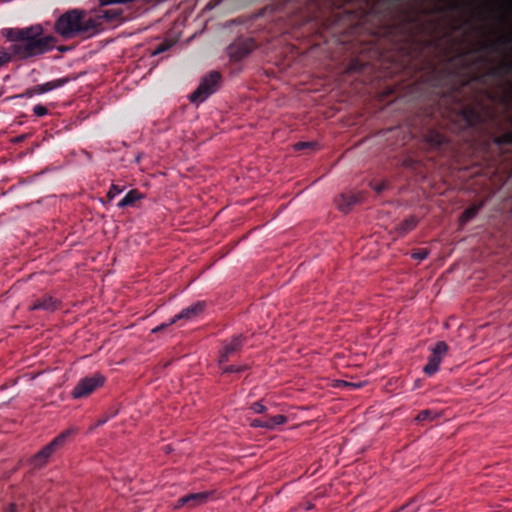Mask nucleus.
Segmentation results:
<instances>
[{
	"instance_id": "obj_1",
	"label": "nucleus",
	"mask_w": 512,
	"mask_h": 512,
	"mask_svg": "<svg viewBox=\"0 0 512 512\" xmlns=\"http://www.w3.org/2000/svg\"><path fill=\"white\" fill-rule=\"evenodd\" d=\"M443 58L448 63L439 71L443 79L439 84L449 85V98L451 99V113L463 122V125L470 128H476L484 122V116L480 109V103H468L464 98V93L469 91L472 82L482 77V75H469L474 71L485 68L489 62V56L480 49H471L458 52L454 57L448 52L442 51Z\"/></svg>"
},
{
	"instance_id": "obj_2",
	"label": "nucleus",
	"mask_w": 512,
	"mask_h": 512,
	"mask_svg": "<svg viewBox=\"0 0 512 512\" xmlns=\"http://www.w3.org/2000/svg\"><path fill=\"white\" fill-rule=\"evenodd\" d=\"M126 20L121 9H69L54 24V32H101L116 29Z\"/></svg>"
},
{
	"instance_id": "obj_3",
	"label": "nucleus",
	"mask_w": 512,
	"mask_h": 512,
	"mask_svg": "<svg viewBox=\"0 0 512 512\" xmlns=\"http://www.w3.org/2000/svg\"><path fill=\"white\" fill-rule=\"evenodd\" d=\"M9 45L0 49V67L11 60H25L52 50L57 39L51 34H7Z\"/></svg>"
},
{
	"instance_id": "obj_4",
	"label": "nucleus",
	"mask_w": 512,
	"mask_h": 512,
	"mask_svg": "<svg viewBox=\"0 0 512 512\" xmlns=\"http://www.w3.org/2000/svg\"><path fill=\"white\" fill-rule=\"evenodd\" d=\"M222 75L219 71L213 70L205 74L194 92L189 96V100L198 105L206 101L212 94L220 88Z\"/></svg>"
},
{
	"instance_id": "obj_5",
	"label": "nucleus",
	"mask_w": 512,
	"mask_h": 512,
	"mask_svg": "<svg viewBox=\"0 0 512 512\" xmlns=\"http://www.w3.org/2000/svg\"><path fill=\"white\" fill-rule=\"evenodd\" d=\"M75 433L74 429H67L55 437L49 444L43 447L33 458V465L40 467L61 447L64 446L67 439Z\"/></svg>"
},
{
	"instance_id": "obj_6",
	"label": "nucleus",
	"mask_w": 512,
	"mask_h": 512,
	"mask_svg": "<svg viewBox=\"0 0 512 512\" xmlns=\"http://www.w3.org/2000/svg\"><path fill=\"white\" fill-rule=\"evenodd\" d=\"M256 47L257 44L253 38L241 35L227 47V54L231 61L239 62L254 51Z\"/></svg>"
},
{
	"instance_id": "obj_7",
	"label": "nucleus",
	"mask_w": 512,
	"mask_h": 512,
	"mask_svg": "<svg viewBox=\"0 0 512 512\" xmlns=\"http://www.w3.org/2000/svg\"><path fill=\"white\" fill-rule=\"evenodd\" d=\"M104 382L105 377L98 373L92 376L84 377L74 387L72 396L75 399L86 397L94 392L97 388L101 387Z\"/></svg>"
},
{
	"instance_id": "obj_8",
	"label": "nucleus",
	"mask_w": 512,
	"mask_h": 512,
	"mask_svg": "<svg viewBox=\"0 0 512 512\" xmlns=\"http://www.w3.org/2000/svg\"><path fill=\"white\" fill-rule=\"evenodd\" d=\"M205 303L204 302H196L184 309H182L178 314L170 319L168 323H162L155 328L152 329V333H158L165 330L170 325L178 322L179 320H192L196 318L202 311L204 310Z\"/></svg>"
},
{
	"instance_id": "obj_9",
	"label": "nucleus",
	"mask_w": 512,
	"mask_h": 512,
	"mask_svg": "<svg viewBox=\"0 0 512 512\" xmlns=\"http://www.w3.org/2000/svg\"><path fill=\"white\" fill-rule=\"evenodd\" d=\"M448 345L444 341H438L431 349V354L428 357V362L424 366L423 371L426 375L432 376L438 370L439 366L448 352Z\"/></svg>"
},
{
	"instance_id": "obj_10",
	"label": "nucleus",
	"mask_w": 512,
	"mask_h": 512,
	"mask_svg": "<svg viewBox=\"0 0 512 512\" xmlns=\"http://www.w3.org/2000/svg\"><path fill=\"white\" fill-rule=\"evenodd\" d=\"M244 340L245 338L242 335H235L229 342L224 343L220 351L219 362L221 364L227 362L230 357L237 354L241 350Z\"/></svg>"
},
{
	"instance_id": "obj_11",
	"label": "nucleus",
	"mask_w": 512,
	"mask_h": 512,
	"mask_svg": "<svg viewBox=\"0 0 512 512\" xmlns=\"http://www.w3.org/2000/svg\"><path fill=\"white\" fill-rule=\"evenodd\" d=\"M211 496L210 492L190 493L178 499L177 507L188 506L194 508L207 502Z\"/></svg>"
},
{
	"instance_id": "obj_12",
	"label": "nucleus",
	"mask_w": 512,
	"mask_h": 512,
	"mask_svg": "<svg viewBox=\"0 0 512 512\" xmlns=\"http://www.w3.org/2000/svg\"><path fill=\"white\" fill-rule=\"evenodd\" d=\"M436 36H442V37H439V38H432L428 41H414L413 40V44L417 47V48H420L421 50L424 48V46H427V48H431V49H434V50H438L439 46L442 44V43H451V44H456V41L455 39L453 38V36L455 34H451V33H448V34H435Z\"/></svg>"
},
{
	"instance_id": "obj_13",
	"label": "nucleus",
	"mask_w": 512,
	"mask_h": 512,
	"mask_svg": "<svg viewBox=\"0 0 512 512\" xmlns=\"http://www.w3.org/2000/svg\"><path fill=\"white\" fill-rule=\"evenodd\" d=\"M363 198L362 193H343L341 194L337 200V207L344 213H348L352 207L359 203Z\"/></svg>"
},
{
	"instance_id": "obj_14",
	"label": "nucleus",
	"mask_w": 512,
	"mask_h": 512,
	"mask_svg": "<svg viewBox=\"0 0 512 512\" xmlns=\"http://www.w3.org/2000/svg\"><path fill=\"white\" fill-rule=\"evenodd\" d=\"M59 301L54 299L52 296L44 295L33 301L30 305V310H43L45 312H54L59 308Z\"/></svg>"
},
{
	"instance_id": "obj_15",
	"label": "nucleus",
	"mask_w": 512,
	"mask_h": 512,
	"mask_svg": "<svg viewBox=\"0 0 512 512\" xmlns=\"http://www.w3.org/2000/svg\"><path fill=\"white\" fill-rule=\"evenodd\" d=\"M287 417L284 415H275L271 417H263L251 421V426L255 428L274 429L278 425L284 424Z\"/></svg>"
},
{
	"instance_id": "obj_16",
	"label": "nucleus",
	"mask_w": 512,
	"mask_h": 512,
	"mask_svg": "<svg viewBox=\"0 0 512 512\" xmlns=\"http://www.w3.org/2000/svg\"><path fill=\"white\" fill-rule=\"evenodd\" d=\"M424 140L431 149H438L447 143V138L436 130H429Z\"/></svg>"
},
{
	"instance_id": "obj_17",
	"label": "nucleus",
	"mask_w": 512,
	"mask_h": 512,
	"mask_svg": "<svg viewBox=\"0 0 512 512\" xmlns=\"http://www.w3.org/2000/svg\"><path fill=\"white\" fill-rule=\"evenodd\" d=\"M508 73H512V59L502 61L498 65L490 67L487 74L494 78H501Z\"/></svg>"
},
{
	"instance_id": "obj_18",
	"label": "nucleus",
	"mask_w": 512,
	"mask_h": 512,
	"mask_svg": "<svg viewBox=\"0 0 512 512\" xmlns=\"http://www.w3.org/2000/svg\"><path fill=\"white\" fill-rule=\"evenodd\" d=\"M68 82V78H60L53 81L46 82L44 84H39L34 86V91L37 94H43L50 92L56 88L62 87Z\"/></svg>"
},
{
	"instance_id": "obj_19",
	"label": "nucleus",
	"mask_w": 512,
	"mask_h": 512,
	"mask_svg": "<svg viewBox=\"0 0 512 512\" xmlns=\"http://www.w3.org/2000/svg\"><path fill=\"white\" fill-rule=\"evenodd\" d=\"M142 198L143 195L137 189H132L118 202L117 206L119 208L131 207Z\"/></svg>"
},
{
	"instance_id": "obj_20",
	"label": "nucleus",
	"mask_w": 512,
	"mask_h": 512,
	"mask_svg": "<svg viewBox=\"0 0 512 512\" xmlns=\"http://www.w3.org/2000/svg\"><path fill=\"white\" fill-rule=\"evenodd\" d=\"M368 66V62L363 61L359 58H353L348 63L345 72L347 74H354V73H361L365 70V68Z\"/></svg>"
},
{
	"instance_id": "obj_21",
	"label": "nucleus",
	"mask_w": 512,
	"mask_h": 512,
	"mask_svg": "<svg viewBox=\"0 0 512 512\" xmlns=\"http://www.w3.org/2000/svg\"><path fill=\"white\" fill-rule=\"evenodd\" d=\"M417 223L418 220L415 216H410L407 219L403 220L397 227L399 235H406L416 227Z\"/></svg>"
},
{
	"instance_id": "obj_22",
	"label": "nucleus",
	"mask_w": 512,
	"mask_h": 512,
	"mask_svg": "<svg viewBox=\"0 0 512 512\" xmlns=\"http://www.w3.org/2000/svg\"><path fill=\"white\" fill-rule=\"evenodd\" d=\"M483 207V202L472 204L468 208H466L463 213L461 214L460 220L463 223L469 222L472 218H474L478 212Z\"/></svg>"
},
{
	"instance_id": "obj_23",
	"label": "nucleus",
	"mask_w": 512,
	"mask_h": 512,
	"mask_svg": "<svg viewBox=\"0 0 512 512\" xmlns=\"http://www.w3.org/2000/svg\"><path fill=\"white\" fill-rule=\"evenodd\" d=\"M179 36H180V34H175V36L173 38L165 39L163 42H161L160 44H158L155 47L152 55H158L160 53H163V52L169 50L172 46H174L178 42Z\"/></svg>"
},
{
	"instance_id": "obj_24",
	"label": "nucleus",
	"mask_w": 512,
	"mask_h": 512,
	"mask_svg": "<svg viewBox=\"0 0 512 512\" xmlns=\"http://www.w3.org/2000/svg\"><path fill=\"white\" fill-rule=\"evenodd\" d=\"M439 417V414L433 410H422L416 416L418 422H429Z\"/></svg>"
},
{
	"instance_id": "obj_25",
	"label": "nucleus",
	"mask_w": 512,
	"mask_h": 512,
	"mask_svg": "<svg viewBox=\"0 0 512 512\" xmlns=\"http://www.w3.org/2000/svg\"><path fill=\"white\" fill-rule=\"evenodd\" d=\"M493 142L498 146L512 145V131H507L495 136Z\"/></svg>"
},
{
	"instance_id": "obj_26",
	"label": "nucleus",
	"mask_w": 512,
	"mask_h": 512,
	"mask_svg": "<svg viewBox=\"0 0 512 512\" xmlns=\"http://www.w3.org/2000/svg\"><path fill=\"white\" fill-rule=\"evenodd\" d=\"M44 27L42 24H35L30 27L22 28V29H13V28H6L3 29L1 32H44Z\"/></svg>"
},
{
	"instance_id": "obj_27",
	"label": "nucleus",
	"mask_w": 512,
	"mask_h": 512,
	"mask_svg": "<svg viewBox=\"0 0 512 512\" xmlns=\"http://www.w3.org/2000/svg\"><path fill=\"white\" fill-rule=\"evenodd\" d=\"M123 190H124V187H121V186L116 185V184H112L110 189H109V191L107 192V195H106L108 201H111L112 199H114Z\"/></svg>"
},
{
	"instance_id": "obj_28",
	"label": "nucleus",
	"mask_w": 512,
	"mask_h": 512,
	"mask_svg": "<svg viewBox=\"0 0 512 512\" xmlns=\"http://www.w3.org/2000/svg\"><path fill=\"white\" fill-rule=\"evenodd\" d=\"M247 369V366H235V365H228L223 368L224 373H240Z\"/></svg>"
},
{
	"instance_id": "obj_29",
	"label": "nucleus",
	"mask_w": 512,
	"mask_h": 512,
	"mask_svg": "<svg viewBox=\"0 0 512 512\" xmlns=\"http://www.w3.org/2000/svg\"><path fill=\"white\" fill-rule=\"evenodd\" d=\"M369 185L378 194L383 192L387 188V184L385 181H382V182L371 181Z\"/></svg>"
},
{
	"instance_id": "obj_30",
	"label": "nucleus",
	"mask_w": 512,
	"mask_h": 512,
	"mask_svg": "<svg viewBox=\"0 0 512 512\" xmlns=\"http://www.w3.org/2000/svg\"><path fill=\"white\" fill-rule=\"evenodd\" d=\"M428 250L427 249H418L417 251H415L413 254H412V258L413 259H416V260H419V261H422L424 259H426L428 257Z\"/></svg>"
},
{
	"instance_id": "obj_31",
	"label": "nucleus",
	"mask_w": 512,
	"mask_h": 512,
	"mask_svg": "<svg viewBox=\"0 0 512 512\" xmlns=\"http://www.w3.org/2000/svg\"><path fill=\"white\" fill-rule=\"evenodd\" d=\"M33 112L37 117H43L47 115L48 109L41 104H37L33 107Z\"/></svg>"
},
{
	"instance_id": "obj_32",
	"label": "nucleus",
	"mask_w": 512,
	"mask_h": 512,
	"mask_svg": "<svg viewBox=\"0 0 512 512\" xmlns=\"http://www.w3.org/2000/svg\"><path fill=\"white\" fill-rule=\"evenodd\" d=\"M250 409L253 410L255 413L263 414L267 411V408L265 405H263L261 402H254L251 404Z\"/></svg>"
},
{
	"instance_id": "obj_33",
	"label": "nucleus",
	"mask_w": 512,
	"mask_h": 512,
	"mask_svg": "<svg viewBox=\"0 0 512 512\" xmlns=\"http://www.w3.org/2000/svg\"><path fill=\"white\" fill-rule=\"evenodd\" d=\"M99 1V5L101 9H103L102 7L104 6H107V5H112V4H118V3H128V2H132L133 0H98Z\"/></svg>"
},
{
	"instance_id": "obj_34",
	"label": "nucleus",
	"mask_w": 512,
	"mask_h": 512,
	"mask_svg": "<svg viewBox=\"0 0 512 512\" xmlns=\"http://www.w3.org/2000/svg\"><path fill=\"white\" fill-rule=\"evenodd\" d=\"M471 2V0H461V1H458V0H449V5L452 9H456L458 8L459 6H462V5H469Z\"/></svg>"
},
{
	"instance_id": "obj_35",
	"label": "nucleus",
	"mask_w": 512,
	"mask_h": 512,
	"mask_svg": "<svg viewBox=\"0 0 512 512\" xmlns=\"http://www.w3.org/2000/svg\"><path fill=\"white\" fill-rule=\"evenodd\" d=\"M403 167L408 169H415L417 165V161L412 158H405L402 162Z\"/></svg>"
},
{
	"instance_id": "obj_36",
	"label": "nucleus",
	"mask_w": 512,
	"mask_h": 512,
	"mask_svg": "<svg viewBox=\"0 0 512 512\" xmlns=\"http://www.w3.org/2000/svg\"><path fill=\"white\" fill-rule=\"evenodd\" d=\"M313 145H315V144L312 143V142H298L297 144H295V149L296 150H302V149L311 147Z\"/></svg>"
},
{
	"instance_id": "obj_37",
	"label": "nucleus",
	"mask_w": 512,
	"mask_h": 512,
	"mask_svg": "<svg viewBox=\"0 0 512 512\" xmlns=\"http://www.w3.org/2000/svg\"><path fill=\"white\" fill-rule=\"evenodd\" d=\"M37 93L34 91V87L26 89L25 92L21 95L22 97H32L33 95H36Z\"/></svg>"
},
{
	"instance_id": "obj_38",
	"label": "nucleus",
	"mask_w": 512,
	"mask_h": 512,
	"mask_svg": "<svg viewBox=\"0 0 512 512\" xmlns=\"http://www.w3.org/2000/svg\"><path fill=\"white\" fill-rule=\"evenodd\" d=\"M415 511H416L415 509H409V505H404L401 508H399L398 510H396V512H415Z\"/></svg>"
},
{
	"instance_id": "obj_39",
	"label": "nucleus",
	"mask_w": 512,
	"mask_h": 512,
	"mask_svg": "<svg viewBox=\"0 0 512 512\" xmlns=\"http://www.w3.org/2000/svg\"><path fill=\"white\" fill-rule=\"evenodd\" d=\"M108 420H109V417H103L97 421L96 425L101 426V425L105 424Z\"/></svg>"
},
{
	"instance_id": "obj_40",
	"label": "nucleus",
	"mask_w": 512,
	"mask_h": 512,
	"mask_svg": "<svg viewBox=\"0 0 512 512\" xmlns=\"http://www.w3.org/2000/svg\"><path fill=\"white\" fill-rule=\"evenodd\" d=\"M116 414H117V411L115 410V411L109 412V414L106 415L105 417H109V419H110V418L114 417Z\"/></svg>"
},
{
	"instance_id": "obj_41",
	"label": "nucleus",
	"mask_w": 512,
	"mask_h": 512,
	"mask_svg": "<svg viewBox=\"0 0 512 512\" xmlns=\"http://www.w3.org/2000/svg\"><path fill=\"white\" fill-rule=\"evenodd\" d=\"M61 35L64 36L65 38H70V37L74 36L75 34L68 33V34H61Z\"/></svg>"
},
{
	"instance_id": "obj_42",
	"label": "nucleus",
	"mask_w": 512,
	"mask_h": 512,
	"mask_svg": "<svg viewBox=\"0 0 512 512\" xmlns=\"http://www.w3.org/2000/svg\"><path fill=\"white\" fill-rule=\"evenodd\" d=\"M417 56H418L417 54L414 55L413 53H410V57L411 58H414V57H417Z\"/></svg>"
},
{
	"instance_id": "obj_43",
	"label": "nucleus",
	"mask_w": 512,
	"mask_h": 512,
	"mask_svg": "<svg viewBox=\"0 0 512 512\" xmlns=\"http://www.w3.org/2000/svg\"><path fill=\"white\" fill-rule=\"evenodd\" d=\"M508 3L510 6H512V0H509Z\"/></svg>"
}]
</instances>
